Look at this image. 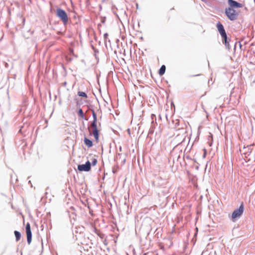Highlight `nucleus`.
<instances>
[{"label": "nucleus", "mask_w": 255, "mask_h": 255, "mask_svg": "<svg viewBox=\"0 0 255 255\" xmlns=\"http://www.w3.org/2000/svg\"><path fill=\"white\" fill-rule=\"evenodd\" d=\"M225 13L228 18L231 21H234L238 19L239 13L231 7H226L225 9Z\"/></svg>", "instance_id": "f257e3e1"}, {"label": "nucleus", "mask_w": 255, "mask_h": 255, "mask_svg": "<svg viewBox=\"0 0 255 255\" xmlns=\"http://www.w3.org/2000/svg\"><path fill=\"white\" fill-rule=\"evenodd\" d=\"M56 16L63 22L64 25L67 24L68 22V17L64 10L60 8H57Z\"/></svg>", "instance_id": "f03ea898"}, {"label": "nucleus", "mask_w": 255, "mask_h": 255, "mask_svg": "<svg viewBox=\"0 0 255 255\" xmlns=\"http://www.w3.org/2000/svg\"><path fill=\"white\" fill-rule=\"evenodd\" d=\"M244 206L243 203H242L240 205L239 208L235 210L232 213V218L233 220L234 221L236 219L240 217L244 212Z\"/></svg>", "instance_id": "7ed1b4c3"}, {"label": "nucleus", "mask_w": 255, "mask_h": 255, "mask_svg": "<svg viewBox=\"0 0 255 255\" xmlns=\"http://www.w3.org/2000/svg\"><path fill=\"white\" fill-rule=\"evenodd\" d=\"M91 168V163L88 160L85 164L78 165L77 169L80 171H89Z\"/></svg>", "instance_id": "20e7f679"}, {"label": "nucleus", "mask_w": 255, "mask_h": 255, "mask_svg": "<svg viewBox=\"0 0 255 255\" xmlns=\"http://www.w3.org/2000/svg\"><path fill=\"white\" fill-rule=\"evenodd\" d=\"M25 230L27 236V243L29 245L32 240V233L30 229V225L29 223H27L26 225Z\"/></svg>", "instance_id": "39448f33"}, {"label": "nucleus", "mask_w": 255, "mask_h": 255, "mask_svg": "<svg viewBox=\"0 0 255 255\" xmlns=\"http://www.w3.org/2000/svg\"><path fill=\"white\" fill-rule=\"evenodd\" d=\"M228 3L230 5L229 7H231L232 8H241L243 7V4L238 1L234 0H228Z\"/></svg>", "instance_id": "423d86ee"}, {"label": "nucleus", "mask_w": 255, "mask_h": 255, "mask_svg": "<svg viewBox=\"0 0 255 255\" xmlns=\"http://www.w3.org/2000/svg\"><path fill=\"white\" fill-rule=\"evenodd\" d=\"M222 37L223 38V43L225 44L226 48L229 50L231 49V46L229 44L230 39L228 38L227 35Z\"/></svg>", "instance_id": "0eeeda50"}, {"label": "nucleus", "mask_w": 255, "mask_h": 255, "mask_svg": "<svg viewBox=\"0 0 255 255\" xmlns=\"http://www.w3.org/2000/svg\"><path fill=\"white\" fill-rule=\"evenodd\" d=\"M84 143L88 147H91L93 146V142L91 140L88 139L86 137H84Z\"/></svg>", "instance_id": "6e6552de"}, {"label": "nucleus", "mask_w": 255, "mask_h": 255, "mask_svg": "<svg viewBox=\"0 0 255 255\" xmlns=\"http://www.w3.org/2000/svg\"><path fill=\"white\" fill-rule=\"evenodd\" d=\"M165 70H166L165 66L164 65H162L158 71L159 75H163L165 73Z\"/></svg>", "instance_id": "1a4fd4ad"}, {"label": "nucleus", "mask_w": 255, "mask_h": 255, "mask_svg": "<svg viewBox=\"0 0 255 255\" xmlns=\"http://www.w3.org/2000/svg\"><path fill=\"white\" fill-rule=\"evenodd\" d=\"M216 27L217 28V29H218L219 32L222 30H224V29H225L223 25L219 21L218 22V23H217Z\"/></svg>", "instance_id": "9d476101"}, {"label": "nucleus", "mask_w": 255, "mask_h": 255, "mask_svg": "<svg viewBox=\"0 0 255 255\" xmlns=\"http://www.w3.org/2000/svg\"><path fill=\"white\" fill-rule=\"evenodd\" d=\"M14 235L15 237V240L16 241H18L20 239V238H21L20 233L17 231H15L14 232Z\"/></svg>", "instance_id": "9b49d317"}, {"label": "nucleus", "mask_w": 255, "mask_h": 255, "mask_svg": "<svg viewBox=\"0 0 255 255\" xmlns=\"http://www.w3.org/2000/svg\"><path fill=\"white\" fill-rule=\"evenodd\" d=\"M93 134L95 138V140L97 141L99 140V133L98 129L95 130L94 131H93Z\"/></svg>", "instance_id": "f8f14e48"}, {"label": "nucleus", "mask_w": 255, "mask_h": 255, "mask_svg": "<svg viewBox=\"0 0 255 255\" xmlns=\"http://www.w3.org/2000/svg\"><path fill=\"white\" fill-rule=\"evenodd\" d=\"M78 95L79 96L83 97L85 98H87V97H88L87 94L86 93H85L84 92H82V91H79L78 92Z\"/></svg>", "instance_id": "ddd939ff"}, {"label": "nucleus", "mask_w": 255, "mask_h": 255, "mask_svg": "<svg viewBox=\"0 0 255 255\" xmlns=\"http://www.w3.org/2000/svg\"><path fill=\"white\" fill-rule=\"evenodd\" d=\"M91 126L92 128H93V131H94L95 130H98L97 126V122H92V123H91Z\"/></svg>", "instance_id": "4468645a"}, {"label": "nucleus", "mask_w": 255, "mask_h": 255, "mask_svg": "<svg viewBox=\"0 0 255 255\" xmlns=\"http://www.w3.org/2000/svg\"><path fill=\"white\" fill-rule=\"evenodd\" d=\"M78 115L79 117H80L81 118H84L85 116H84V114L83 112V110H82V109H80L79 110H78Z\"/></svg>", "instance_id": "2eb2a0df"}, {"label": "nucleus", "mask_w": 255, "mask_h": 255, "mask_svg": "<svg viewBox=\"0 0 255 255\" xmlns=\"http://www.w3.org/2000/svg\"><path fill=\"white\" fill-rule=\"evenodd\" d=\"M152 125L151 126L149 130V133H152L153 132V128H154V125H156V122H155L154 124L153 121H152Z\"/></svg>", "instance_id": "dca6fc26"}, {"label": "nucleus", "mask_w": 255, "mask_h": 255, "mask_svg": "<svg viewBox=\"0 0 255 255\" xmlns=\"http://www.w3.org/2000/svg\"><path fill=\"white\" fill-rule=\"evenodd\" d=\"M152 125L151 126L149 130V133H152L153 132V128H154V125H156V122H155L154 124L153 121H152Z\"/></svg>", "instance_id": "f3484780"}, {"label": "nucleus", "mask_w": 255, "mask_h": 255, "mask_svg": "<svg viewBox=\"0 0 255 255\" xmlns=\"http://www.w3.org/2000/svg\"><path fill=\"white\" fill-rule=\"evenodd\" d=\"M92 116H93V122H97V115L95 113L94 110H92Z\"/></svg>", "instance_id": "a211bd4d"}, {"label": "nucleus", "mask_w": 255, "mask_h": 255, "mask_svg": "<svg viewBox=\"0 0 255 255\" xmlns=\"http://www.w3.org/2000/svg\"><path fill=\"white\" fill-rule=\"evenodd\" d=\"M162 192H163L164 195H166L168 192V188L166 187H163V190L162 191Z\"/></svg>", "instance_id": "6ab92c4d"}, {"label": "nucleus", "mask_w": 255, "mask_h": 255, "mask_svg": "<svg viewBox=\"0 0 255 255\" xmlns=\"http://www.w3.org/2000/svg\"><path fill=\"white\" fill-rule=\"evenodd\" d=\"M219 33H220L221 37H223L224 36L227 35V33H226V32L225 29L220 31Z\"/></svg>", "instance_id": "aec40b11"}, {"label": "nucleus", "mask_w": 255, "mask_h": 255, "mask_svg": "<svg viewBox=\"0 0 255 255\" xmlns=\"http://www.w3.org/2000/svg\"><path fill=\"white\" fill-rule=\"evenodd\" d=\"M97 163V160L95 158H94L91 163V165L92 164L93 166H95Z\"/></svg>", "instance_id": "412c9836"}, {"label": "nucleus", "mask_w": 255, "mask_h": 255, "mask_svg": "<svg viewBox=\"0 0 255 255\" xmlns=\"http://www.w3.org/2000/svg\"><path fill=\"white\" fill-rule=\"evenodd\" d=\"M108 34L107 33H105L104 35V39L105 40H106L107 38H108Z\"/></svg>", "instance_id": "4be33fe9"}, {"label": "nucleus", "mask_w": 255, "mask_h": 255, "mask_svg": "<svg viewBox=\"0 0 255 255\" xmlns=\"http://www.w3.org/2000/svg\"><path fill=\"white\" fill-rule=\"evenodd\" d=\"M151 117V119H152V121H153V119L155 118V116L154 114H152Z\"/></svg>", "instance_id": "5701e85b"}, {"label": "nucleus", "mask_w": 255, "mask_h": 255, "mask_svg": "<svg viewBox=\"0 0 255 255\" xmlns=\"http://www.w3.org/2000/svg\"><path fill=\"white\" fill-rule=\"evenodd\" d=\"M167 183V182L166 180H164V181H163V183H162L160 185L161 186L162 185H165V184H166Z\"/></svg>", "instance_id": "b1692460"}, {"label": "nucleus", "mask_w": 255, "mask_h": 255, "mask_svg": "<svg viewBox=\"0 0 255 255\" xmlns=\"http://www.w3.org/2000/svg\"><path fill=\"white\" fill-rule=\"evenodd\" d=\"M94 52H95V54H96L97 53H99V51H98L97 49H95V50H94Z\"/></svg>", "instance_id": "393cba45"}, {"label": "nucleus", "mask_w": 255, "mask_h": 255, "mask_svg": "<svg viewBox=\"0 0 255 255\" xmlns=\"http://www.w3.org/2000/svg\"><path fill=\"white\" fill-rule=\"evenodd\" d=\"M200 75V74H197V75H194L193 76H199Z\"/></svg>", "instance_id": "a878e982"}, {"label": "nucleus", "mask_w": 255, "mask_h": 255, "mask_svg": "<svg viewBox=\"0 0 255 255\" xmlns=\"http://www.w3.org/2000/svg\"><path fill=\"white\" fill-rule=\"evenodd\" d=\"M204 150H205V154L204 155V156L205 157V154H206V150L205 149H204Z\"/></svg>", "instance_id": "bb28decb"}, {"label": "nucleus", "mask_w": 255, "mask_h": 255, "mask_svg": "<svg viewBox=\"0 0 255 255\" xmlns=\"http://www.w3.org/2000/svg\"><path fill=\"white\" fill-rule=\"evenodd\" d=\"M202 1L206 2V0H201Z\"/></svg>", "instance_id": "cd10ccee"}, {"label": "nucleus", "mask_w": 255, "mask_h": 255, "mask_svg": "<svg viewBox=\"0 0 255 255\" xmlns=\"http://www.w3.org/2000/svg\"><path fill=\"white\" fill-rule=\"evenodd\" d=\"M119 149H120V151H121L122 150V147H120Z\"/></svg>", "instance_id": "c85d7f7f"}]
</instances>
